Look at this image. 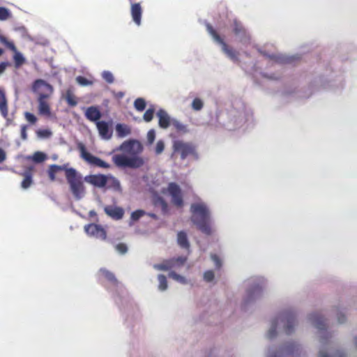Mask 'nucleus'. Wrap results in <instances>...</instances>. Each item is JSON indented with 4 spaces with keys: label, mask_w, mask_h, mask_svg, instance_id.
<instances>
[{
    "label": "nucleus",
    "mask_w": 357,
    "mask_h": 357,
    "mask_svg": "<svg viewBox=\"0 0 357 357\" xmlns=\"http://www.w3.org/2000/svg\"><path fill=\"white\" fill-rule=\"evenodd\" d=\"M159 180H152V187L151 191L155 196V204L159 206L161 210L166 213L167 211V204L164 202L160 195H169L171 197L172 202L176 207L181 208L183 206V200L181 191L179 187L174 183H169L166 188L161 183H158Z\"/></svg>",
    "instance_id": "nucleus-1"
},
{
    "label": "nucleus",
    "mask_w": 357,
    "mask_h": 357,
    "mask_svg": "<svg viewBox=\"0 0 357 357\" xmlns=\"http://www.w3.org/2000/svg\"><path fill=\"white\" fill-rule=\"evenodd\" d=\"M192 221L204 234H210L213 229L210 211L207 206L199 201L191 205Z\"/></svg>",
    "instance_id": "nucleus-2"
},
{
    "label": "nucleus",
    "mask_w": 357,
    "mask_h": 357,
    "mask_svg": "<svg viewBox=\"0 0 357 357\" xmlns=\"http://www.w3.org/2000/svg\"><path fill=\"white\" fill-rule=\"evenodd\" d=\"M294 325V318L292 316H280L271 322L267 335L269 338L273 337L276 334V329L281 328H283L285 333H290L292 332Z\"/></svg>",
    "instance_id": "nucleus-3"
},
{
    "label": "nucleus",
    "mask_w": 357,
    "mask_h": 357,
    "mask_svg": "<svg viewBox=\"0 0 357 357\" xmlns=\"http://www.w3.org/2000/svg\"><path fill=\"white\" fill-rule=\"evenodd\" d=\"M172 147L174 153L179 154L181 159L183 160L188 157H192L195 160L199 158L197 147L192 142L178 139L174 141Z\"/></svg>",
    "instance_id": "nucleus-4"
},
{
    "label": "nucleus",
    "mask_w": 357,
    "mask_h": 357,
    "mask_svg": "<svg viewBox=\"0 0 357 357\" xmlns=\"http://www.w3.org/2000/svg\"><path fill=\"white\" fill-rule=\"evenodd\" d=\"M206 29L213 40L222 46V52L233 61L239 62L238 52L229 47L211 24H207Z\"/></svg>",
    "instance_id": "nucleus-5"
},
{
    "label": "nucleus",
    "mask_w": 357,
    "mask_h": 357,
    "mask_svg": "<svg viewBox=\"0 0 357 357\" xmlns=\"http://www.w3.org/2000/svg\"><path fill=\"white\" fill-rule=\"evenodd\" d=\"M112 160L114 164L120 167L139 168L144 163L142 158L135 155L132 157L122 154L114 155Z\"/></svg>",
    "instance_id": "nucleus-6"
},
{
    "label": "nucleus",
    "mask_w": 357,
    "mask_h": 357,
    "mask_svg": "<svg viewBox=\"0 0 357 357\" xmlns=\"http://www.w3.org/2000/svg\"><path fill=\"white\" fill-rule=\"evenodd\" d=\"M64 172L66 178H77L75 169L69 167V164L63 165H51L48 169L49 178H55L56 174Z\"/></svg>",
    "instance_id": "nucleus-7"
},
{
    "label": "nucleus",
    "mask_w": 357,
    "mask_h": 357,
    "mask_svg": "<svg viewBox=\"0 0 357 357\" xmlns=\"http://www.w3.org/2000/svg\"><path fill=\"white\" fill-rule=\"evenodd\" d=\"M96 188L102 189V191L110 190L112 192H121L120 183L118 180H86Z\"/></svg>",
    "instance_id": "nucleus-8"
},
{
    "label": "nucleus",
    "mask_w": 357,
    "mask_h": 357,
    "mask_svg": "<svg viewBox=\"0 0 357 357\" xmlns=\"http://www.w3.org/2000/svg\"><path fill=\"white\" fill-rule=\"evenodd\" d=\"M33 91L38 95V98H49L54 91L53 86L46 81L36 79L32 86Z\"/></svg>",
    "instance_id": "nucleus-9"
},
{
    "label": "nucleus",
    "mask_w": 357,
    "mask_h": 357,
    "mask_svg": "<svg viewBox=\"0 0 357 357\" xmlns=\"http://www.w3.org/2000/svg\"><path fill=\"white\" fill-rule=\"evenodd\" d=\"M186 261V258L180 257L174 258L170 260H167L161 264H156L153 265V268L158 271H170L180 268Z\"/></svg>",
    "instance_id": "nucleus-10"
},
{
    "label": "nucleus",
    "mask_w": 357,
    "mask_h": 357,
    "mask_svg": "<svg viewBox=\"0 0 357 357\" xmlns=\"http://www.w3.org/2000/svg\"><path fill=\"white\" fill-rule=\"evenodd\" d=\"M84 231L91 237L105 240L106 238V232L100 225L96 224H89L84 227Z\"/></svg>",
    "instance_id": "nucleus-11"
},
{
    "label": "nucleus",
    "mask_w": 357,
    "mask_h": 357,
    "mask_svg": "<svg viewBox=\"0 0 357 357\" xmlns=\"http://www.w3.org/2000/svg\"><path fill=\"white\" fill-rule=\"evenodd\" d=\"M79 150L81 153L82 158L85 160L86 162H88L89 164L100 167H105L107 166L105 162L102 160L98 157H96L91 154L89 152H88L85 148V146L82 144H80L79 146Z\"/></svg>",
    "instance_id": "nucleus-12"
},
{
    "label": "nucleus",
    "mask_w": 357,
    "mask_h": 357,
    "mask_svg": "<svg viewBox=\"0 0 357 357\" xmlns=\"http://www.w3.org/2000/svg\"><path fill=\"white\" fill-rule=\"evenodd\" d=\"M232 29L234 33L240 38L241 42L247 43L250 41V37L241 22L234 20L232 23Z\"/></svg>",
    "instance_id": "nucleus-13"
},
{
    "label": "nucleus",
    "mask_w": 357,
    "mask_h": 357,
    "mask_svg": "<svg viewBox=\"0 0 357 357\" xmlns=\"http://www.w3.org/2000/svg\"><path fill=\"white\" fill-rule=\"evenodd\" d=\"M96 127L100 137L105 139H109L112 137V130L109 128V123L104 121L96 122Z\"/></svg>",
    "instance_id": "nucleus-14"
},
{
    "label": "nucleus",
    "mask_w": 357,
    "mask_h": 357,
    "mask_svg": "<svg viewBox=\"0 0 357 357\" xmlns=\"http://www.w3.org/2000/svg\"><path fill=\"white\" fill-rule=\"evenodd\" d=\"M72 193L77 199L82 198L84 195V188L81 180H69Z\"/></svg>",
    "instance_id": "nucleus-15"
},
{
    "label": "nucleus",
    "mask_w": 357,
    "mask_h": 357,
    "mask_svg": "<svg viewBox=\"0 0 357 357\" xmlns=\"http://www.w3.org/2000/svg\"><path fill=\"white\" fill-rule=\"evenodd\" d=\"M84 115L86 118L92 122L100 121L99 119L101 118V112L98 107L91 106L86 108Z\"/></svg>",
    "instance_id": "nucleus-16"
},
{
    "label": "nucleus",
    "mask_w": 357,
    "mask_h": 357,
    "mask_svg": "<svg viewBox=\"0 0 357 357\" xmlns=\"http://www.w3.org/2000/svg\"><path fill=\"white\" fill-rule=\"evenodd\" d=\"M131 16L134 22L139 26L141 24V18L142 15V8L139 3H134L131 5Z\"/></svg>",
    "instance_id": "nucleus-17"
},
{
    "label": "nucleus",
    "mask_w": 357,
    "mask_h": 357,
    "mask_svg": "<svg viewBox=\"0 0 357 357\" xmlns=\"http://www.w3.org/2000/svg\"><path fill=\"white\" fill-rule=\"evenodd\" d=\"M46 99L47 98H38V113L42 116L49 117L51 116V109Z\"/></svg>",
    "instance_id": "nucleus-18"
},
{
    "label": "nucleus",
    "mask_w": 357,
    "mask_h": 357,
    "mask_svg": "<svg viewBox=\"0 0 357 357\" xmlns=\"http://www.w3.org/2000/svg\"><path fill=\"white\" fill-rule=\"evenodd\" d=\"M105 212L111 218L115 220L121 219L124 213V211L122 208L118 206H106L105 208Z\"/></svg>",
    "instance_id": "nucleus-19"
},
{
    "label": "nucleus",
    "mask_w": 357,
    "mask_h": 357,
    "mask_svg": "<svg viewBox=\"0 0 357 357\" xmlns=\"http://www.w3.org/2000/svg\"><path fill=\"white\" fill-rule=\"evenodd\" d=\"M157 116L159 119V126L164 129L167 128L170 125V118L167 113L163 109H160L157 112Z\"/></svg>",
    "instance_id": "nucleus-20"
},
{
    "label": "nucleus",
    "mask_w": 357,
    "mask_h": 357,
    "mask_svg": "<svg viewBox=\"0 0 357 357\" xmlns=\"http://www.w3.org/2000/svg\"><path fill=\"white\" fill-rule=\"evenodd\" d=\"M0 112L4 118H6L8 115V107L6 94L1 89H0Z\"/></svg>",
    "instance_id": "nucleus-21"
},
{
    "label": "nucleus",
    "mask_w": 357,
    "mask_h": 357,
    "mask_svg": "<svg viewBox=\"0 0 357 357\" xmlns=\"http://www.w3.org/2000/svg\"><path fill=\"white\" fill-rule=\"evenodd\" d=\"M116 132L119 137H124L131 133L130 126L126 124L117 123L116 126Z\"/></svg>",
    "instance_id": "nucleus-22"
},
{
    "label": "nucleus",
    "mask_w": 357,
    "mask_h": 357,
    "mask_svg": "<svg viewBox=\"0 0 357 357\" xmlns=\"http://www.w3.org/2000/svg\"><path fill=\"white\" fill-rule=\"evenodd\" d=\"M169 277L181 284H190V280H188L185 276L176 273L174 271H170L169 273Z\"/></svg>",
    "instance_id": "nucleus-23"
},
{
    "label": "nucleus",
    "mask_w": 357,
    "mask_h": 357,
    "mask_svg": "<svg viewBox=\"0 0 357 357\" xmlns=\"http://www.w3.org/2000/svg\"><path fill=\"white\" fill-rule=\"evenodd\" d=\"M177 242L178 244L183 248H189V243L188 241V238L186 236V234L181 231L177 235Z\"/></svg>",
    "instance_id": "nucleus-24"
},
{
    "label": "nucleus",
    "mask_w": 357,
    "mask_h": 357,
    "mask_svg": "<svg viewBox=\"0 0 357 357\" xmlns=\"http://www.w3.org/2000/svg\"><path fill=\"white\" fill-rule=\"evenodd\" d=\"M13 60H14L15 67L16 68H20L26 62L25 58L23 56V55L20 52H19L17 51L16 52H15V54L13 55Z\"/></svg>",
    "instance_id": "nucleus-25"
},
{
    "label": "nucleus",
    "mask_w": 357,
    "mask_h": 357,
    "mask_svg": "<svg viewBox=\"0 0 357 357\" xmlns=\"http://www.w3.org/2000/svg\"><path fill=\"white\" fill-rule=\"evenodd\" d=\"M65 98H66L67 103L70 106L75 107L77 105V98L71 90L68 89L66 91Z\"/></svg>",
    "instance_id": "nucleus-26"
},
{
    "label": "nucleus",
    "mask_w": 357,
    "mask_h": 357,
    "mask_svg": "<svg viewBox=\"0 0 357 357\" xmlns=\"http://www.w3.org/2000/svg\"><path fill=\"white\" fill-rule=\"evenodd\" d=\"M47 159V155L41 151L35 152L31 156V160L36 163L44 162Z\"/></svg>",
    "instance_id": "nucleus-27"
},
{
    "label": "nucleus",
    "mask_w": 357,
    "mask_h": 357,
    "mask_svg": "<svg viewBox=\"0 0 357 357\" xmlns=\"http://www.w3.org/2000/svg\"><path fill=\"white\" fill-rule=\"evenodd\" d=\"M146 101L142 98H138L134 102V107L139 112L144 111L146 108Z\"/></svg>",
    "instance_id": "nucleus-28"
},
{
    "label": "nucleus",
    "mask_w": 357,
    "mask_h": 357,
    "mask_svg": "<svg viewBox=\"0 0 357 357\" xmlns=\"http://www.w3.org/2000/svg\"><path fill=\"white\" fill-rule=\"evenodd\" d=\"M158 280L159 282L158 289L162 291H165L168 287L166 277L163 275H158Z\"/></svg>",
    "instance_id": "nucleus-29"
},
{
    "label": "nucleus",
    "mask_w": 357,
    "mask_h": 357,
    "mask_svg": "<svg viewBox=\"0 0 357 357\" xmlns=\"http://www.w3.org/2000/svg\"><path fill=\"white\" fill-rule=\"evenodd\" d=\"M52 135V132L49 129H39L36 131V135L39 139H48Z\"/></svg>",
    "instance_id": "nucleus-30"
},
{
    "label": "nucleus",
    "mask_w": 357,
    "mask_h": 357,
    "mask_svg": "<svg viewBox=\"0 0 357 357\" xmlns=\"http://www.w3.org/2000/svg\"><path fill=\"white\" fill-rule=\"evenodd\" d=\"M75 79L78 84L83 86H91L93 84V81L89 80L83 76H77Z\"/></svg>",
    "instance_id": "nucleus-31"
},
{
    "label": "nucleus",
    "mask_w": 357,
    "mask_h": 357,
    "mask_svg": "<svg viewBox=\"0 0 357 357\" xmlns=\"http://www.w3.org/2000/svg\"><path fill=\"white\" fill-rule=\"evenodd\" d=\"M102 77L108 84H112L114 82V75L110 71H103L102 73Z\"/></svg>",
    "instance_id": "nucleus-32"
},
{
    "label": "nucleus",
    "mask_w": 357,
    "mask_h": 357,
    "mask_svg": "<svg viewBox=\"0 0 357 357\" xmlns=\"http://www.w3.org/2000/svg\"><path fill=\"white\" fill-rule=\"evenodd\" d=\"M204 107V103L202 100L198 98H196L193 100L192 102V107L195 111H199Z\"/></svg>",
    "instance_id": "nucleus-33"
},
{
    "label": "nucleus",
    "mask_w": 357,
    "mask_h": 357,
    "mask_svg": "<svg viewBox=\"0 0 357 357\" xmlns=\"http://www.w3.org/2000/svg\"><path fill=\"white\" fill-rule=\"evenodd\" d=\"M24 116L25 119L31 125L36 124L38 121L37 117L31 112H25Z\"/></svg>",
    "instance_id": "nucleus-34"
},
{
    "label": "nucleus",
    "mask_w": 357,
    "mask_h": 357,
    "mask_svg": "<svg viewBox=\"0 0 357 357\" xmlns=\"http://www.w3.org/2000/svg\"><path fill=\"white\" fill-rule=\"evenodd\" d=\"M144 211L142 210H137L136 211H134L131 214V221L130 222V225H132V222L137 221L139 220L142 215L144 214Z\"/></svg>",
    "instance_id": "nucleus-35"
},
{
    "label": "nucleus",
    "mask_w": 357,
    "mask_h": 357,
    "mask_svg": "<svg viewBox=\"0 0 357 357\" xmlns=\"http://www.w3.org/2000/svg\"><path fill=\"white\" fill-rule=\"evenodd\" d=\"M154 112L155 110L153 108L148 109L144 114V120L146 122L151 121L153 118Z\"/></svg>",
    "instance_id": "nucleus-36"
},
{
    "label": "nucleus",
    "mask_w": 357,
    "mask_h": 357,
    "mask_svg": "<svg viewBox=\"0 0 357 357\" xmlns=\"http://www.w3.org/2000/svg\"><path fill=\"white\" fill-rule=\"evenodd\" d=\"M10 15V13L7 8L0 7V20H6L9 18Z\"/></svg>",
    "instance_id": "nucleus-37"
},
{
    "label": "nucleus",
    "mask_w": 357,
    "mask_h": 357,
    "mask_svg": "<svg viewBox=\"0 0 357 357\" xmlns=\"http://www.w3.org/2000/svg\"><path fill=\"white\" fill-rule=\"evenodd\" d=\"M215 274L212 271H207L204 273V280L207 282H211L214 280Z\"/></svg>",
    "instance_id": "nucleus-38"
},
{
    "label": "nucleus",
    "mask_w": 357,
    "mask_h": 357,
    "mask_svg": "<svg viewBox=\"0 0 357 357\" xmlns=\"http://www.w3.org/2000/svg\"><path fill=\"white\" fill-rule=\"evenodd\" d=\"M212 261L214 263L215 266L217 268H220L222 266L221 259L216 255H211V256Z\"/></svg>",
    "instance_id": "nucleus-39"
},
{
    "label": "nucleus",
    "mask_w": 357,
    "mask_h": 357,
    "mask_svg": "<svg viewBox=\"0 0 357 357\" xmlns=\"http://www.w3.org/2000/svg\"><path fill=\"white\" fill-rule=\"evenodd\" d=\"M100 274L109 280L112 281V280H114V277L113 274L109 273V271H107L105 269H100Z\"/></svg>",
    "instance_id": "nucleus-40"
},
{
    "label": "nucleus",
    "mask_w": 357,
    "mask_h": 357,
    "mask_svg": "<svg viewBox=\"0 0 357 357\" xmlns=\"http://www.w3.org/2000/svg\"><path fill=\"white\" fill-rule=\"evenodd\" d=\"M165 149V144L162 140H159L155 146V153L160 154Z\"/></svg>",
    "instance_id": "nucleus-41"
},
{
    "label": "nucleus",
    "mask_w": 357,
    "mask_h": 357,
    "mask_svg": "<svg viewBox=\"0 0 357 357\" xmlns=\"http://www.w3.org/2000/svg\"><path fill=\"white\" fill-rule=\"evenodd\" d=\"M173 126L178 131H185L186 130L185 126H184L183 124L181 123L180 122L177 121H174L173 122Z\"/></svg>",
    "instance_id": "nucleus-42"
},
{
    "label": "nucleus",
    "mask_w": 357,
    "mask_h": 357,
    "mask_svg": "<svg viewBox=\"0 0 357 357\" xmlns=\"http://www.w3.org/2000/svg\"><path fill=\"white\" fill-rule=\"evenodd\" d=\"M155 138V132L154 130H150L147 133V139L150 144L153 143Z\"/></svg>",
    "instance_id": "nucleus-43"
},
{
    "label": "nucleus",
    "mask_w": 357,
    "mask_h": 357,
    "mask_svg": "<svg viewBox=\"0 0 357 357\" xmlns=\"http://www.w3.org/2000/svg\"><path fill=\"white\" fill-rule=\"evenodd\" d=\"M116 250L121 254H124L127 252L128 248L126 245L120 243L116 246Z\"/></svg>",
    "instance_id": "nucleus-44"
},
{
    "label": "nucleus",
    "mask_w": 357,
    "mask_h": 357,
    "mask_svg": "<svg viewBox=\"0 0 357 357\" xmlns=\"http://www.w3.org/2000/svg\"><path fill=\"white\" fill-rule=\"evenodd\" d=\"M84 178H114L113 176H108L105 175H89L84 177Z\"/></svg>",
    "instance_id": "nucleus-45"
},
{
    "label": "nucleus",
    "mask_w": 357,
    "mask_h": 357,
    "mask_svg": "<svg viewBox=\"0 0 357 357\" xmlns=\"http://www.w3.org/2000/svg\"><path fill=\"white\" fill-rule=\"evenodd\" d=\"M27 126L26 125H22L21 126V138L24 140H26L27 139Z\"/></svg>",
    "instance_id": "nucleus-46"
},
{
    "label": "nucleus",
    "mask_w": 357,
    "mask_h": 357,
    "mask_svg": "<svg viewBox=\"0 0 357 357\" xmlns=\"http://www.w3.org/2000/svg\"><path fill=\"white\" fill-rule=\"evenodd\" d=\"M32 185V180H23L21 183V187L24 190L28 189Z\"/></svg>",
    "instance_id": "nucleus-47"
},
{
    "label": "nucleus",
    "mask_w": 357,
    "mask_h": 357,
    "mask_svg": "<svg viewBox=\"0 0 357 357\" xmlns=\"http://www.w3.org/2000/svg\"><path fill=\"white\" fill-rule=\"evenodd\" d=\"M7 47H8L10 50L13 51L14 52H17V49L15 47V45L13 42L7 41V43L5 45Z\"/></svg>",
    "instance_id": "nucleus-48"
},
{
    "label": "nucleus",
    "mask_w": 357,
    "mask_h": 357,
    "mask_svg": "<svg viewBox=\"0 0 357 357\" xmlns=\"http://www.w3.org/2000/svg\"><path fill=\"white\" fill-rule=\"evenodd\" d=\"M6 158V154L5 151L2 148H0V163H2L3 161H5Z\"/></svg>",
    "instance_id": "nucleus-49"
},
{
    "label": "nucleus",
    "mask_w": 357,
    "mask_h": 357,
    "mask_svg": "<svg viewBox=\"0 0 357 357\" xmlns=\"http://www.w3.org/2000/svg\"><path fill=\"white\" fill-rule=\"evenodd\" d=\"M9 65L10 63L8 62H2L0 63V75L5 71L6 67Z\"/></svg>",
    "instance_id": "nucleus-50"
},
{
    "label": "nucleus",
    "mask_w": 357,
    "mask_h": 357,
    "mask_svg": "<svg viewBox=\"0 0 357 357\" xmlns=\"http://www.w3.org/2000/svg\"><path fill=\"white\" fill-rule=\"evenodd\" d=\"M7 41H8V40L6 39V37H4L3 36L0 35V43L6 45V43H7Z\"/></svg>",
    "instance_id": "nucleus-51"
},
{
    "label": "nucleus",
    "mask_w": 357,
    "mask_h": 357,
    "mask_svg": "<svg viewBox=\"0 0 357 357\" xmlns=\"http://www.w3.org/2000/svg\"><path fill=\"white\" fill-rule=\"evenodd\" d=\"M291 351V349L289 348H284L282 350L281 353L283 354V353H288V352H290Z\"/></svg>",
    "instance_id": "nucleus-52"
},
{
    "label": "nucleus",
    "mask_w": 357,
    "mask_h": 357,
    "mask_svg": "<svg viewBox=\"0 0 357 357\" xmlns=\"http://www.w3.org/2000/svg\"><path fill=\"white\" fill-rule=\"evenodd\" d=\"M271 59H275L276 61H278L280 58H276L275 56H269Z\"/></svg>",
    "instance_id": "nucleus-53"
},
{
    "label": "nucleus",
    "mask_w": 357,
    "mask_h": 357,
    "mask_svg": "<svg viewBox=\"0 0 357 357\" xmlns=\"http://www.w3.org/2000/svg\"><path fill=\"white\" fill-rule=\"evenodd\" d=\"M123 96H124V93L123 92H119L118 93V97L119 98H122Z\"/></svg>",
    "instance_id": "nucleus-54"
},
{
    "label": "nucleus",
    "mask_w": 357,
    "mask_h": 357,
    "mask_svg": "<svg viewBox=\"0 0 357 357\" xmlns=\"http://www.w3.org/2000/svg\"><path fill=\"white\" fill-rule=\"evenodd\" d=\"M320 357H328V356L326 355V354H324L323 352H321L320 353Z\"/></svg>",
    "instance_id": "nucleus-55"
},
{
    "label": "nucleus",
    "mask_w": 357,
    "mask_h": 357,
    "mask_svg": "<svg viewBox=\"0 0 357 357\" xmlns=\"http://www.w3.org/2000/svg\"><path fill=\"white\" fill-rule=\"evenodd\" d=\"M131 143H132L131 142H128V143H124V144H123L122 146H123L130 145V144H131Z\"/></svg>",
    "instance_id": "nucleus-56"
},
{
    "label": "nucleus",
    "mask_w": 357,
    "mask_h": 357,
    "mask_svg": "<svg viewBox=\"0 0 357 357\" xmlns=\"http://www.w3.org/2000/svg\"><path fill=\"white\" fill-rule=\"evenodd\" d=\"M93 215H95V212L93 211H90V215L92 216Z\"/></svg>",
    "instance_id": "nucleus-57"
},
{
    "label": "nucleus",
    "mask_w": 357,
    "mask_h": 357,
    "mask_svg": "<svg viewBox=\"0 0 357 357\" xmlns=\"http://www.w3.org/2000/svg\"><path fill=\"white\" fill-rule=\"evenodd\" d=\"M3 53V50L0 48V56Z\"/></svg>",
    "instance_id": "nucleus-58"
},
{
    "label": "nucleus",
    "mask_w": 357,
    "mask_h": 357,
    "mask_svg": "<svg viewBox=\"0 0 357 357\" xmlns=\"http://www.w3.org/2000/svg\"><path fill=\"white\" fill-rule=\"evenodd\" d=\"M25 178L29 179V178H31V177L30 176H26L25 177Z\"/></svg>",
    "instance_id": "nucleus-59"
},
{
    "label": "nucleus",
    "mask_w": 357,
    "mask_h": 357,
    "mask_svg": "<svg viewBox=\"0 0 357 357\" xmlns=\"http://www.w3.org/2000/svg\"><path fill=\"white\" fill-rule=\"evenodd\" d=\"M356 344L357 346V338L356 339Z\"/></svg>",
    "instance_id": "nucleus-60"
},
{
    "label": "nucleus",
    "mask_w": 357,
    "mask_h": 357,
    "mask_svg": "<svg viewBox=\"0 0 357 357\" xmlns=\"http://www.w3.org/2000/svg\"><path fill=\"white\" fill-rule=\"evenodd\" d=\"M270 357H278V356H276V355H275V356H270Z\"/></svg>",
    "instance_id": "nucleus-61"
}]
</instances>
